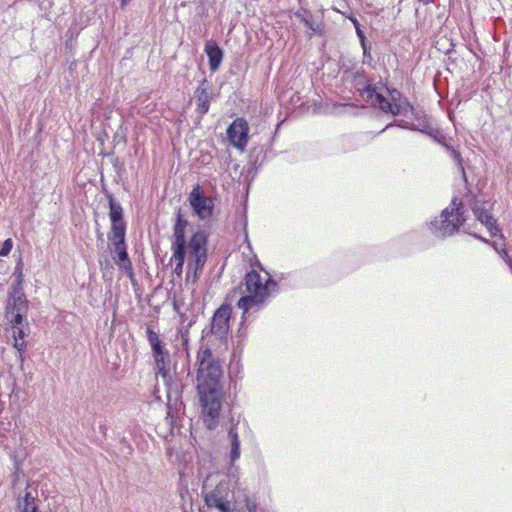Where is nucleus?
I'll use <instances>...</instances> for the list:
<instances>
[{
	"mask_svg": "<svg viewBox=\"0 0 512 512\" xmlns=\"http://www.w3.org/2000/svg\"><path fill=\"white\" fill-rule=\"evenodd\" d=\"M353 22H354V24H355L356 33H357V36H358V38H359V40H360V42H361L362 48H363L364 52L366 53V51H367V46H366V37H365V34H364V32L360 29V27H359V24H358L357 20H354Z\"/></svg>",
	"mask_w": 512,
	"mask_h": 512,
	"instance_id": "393cba45",
	"label": "nucleus"
},
{
	"mask_svg": "<svg viewBox=\"0 0 512 512\" xmlns=\"http://www.w3.org/2000/svg\"><path fill=\"white\" fill-rule=\"evenodd\" d=\"M277 289V283L269 276L263 280L260 274L252 270L245 276V290L247 295L242 296L237 307L247 313L252 308L262 306L273 292Z\"/></svg>",
	"mask_w": 512,
	"mask_h": 512,
	"instance_id": "7ed1b4c3",
	"label": "nucleus"
},
{
	"mask_svg": "<svg viewBox=\"0 0 512 512\" xmlns=\"http://www.w3.org/2000/svg\"><path fill=\"white\" fill-rule=\"evenodd\" d=\"M207 234L197 231L188 242L189 259L187 264L186 282L196 283L200 278L207 261Z\"/></svg>",
	"mask_w": 512,
	"mask_h": 512,
	"instance_id": "39448f33",
	"label": "nucleus"
},
{
	"mask_svg": "<svg viewBox=\"0 0 512 512\" xmlns=\"http://www.w3.org/2000/svg\"><path fill=\"white\" fill-rule=\"evenodd\" d=\"M419 2L423 3V4H429L431 3L433 0H418Z\"/></svg>",
	"mask_w": 512,
	"mask_h": 512,
	"instance_id": "c756f323",
	"label": "nucleus"
},
{
	"mask_svg": "<svg viewBox=\"0 0 512 512\" xmlns=\"http://www.w3.org/2000/svg\"><path fill=\"white\" fill-rule=\"evenodd\" d=\"M213 508H216L219 512H233V509L231 508V500L227 499L223 501L222 503H218Z\"/></svg>",
	"mask_w": 512,
	"mask_h": 512,
	"instance_id": "a878e982",
	"label": "nucleus"
},
{
	"mask_svg": "<svg viewBox=\"0 0 512 512\" xmlns=\"http://www.w3.org/2000/svg\"><path fill=\"white\" fill-rule=\"evenodd\" d=\"M18 508L20 512H38L36 498L30 492H26L24 498L19 501Z\"/></svg>",
	"mask_w": 512,
	"mask_h": 512,
	"instance_id": "4be33fe9",
	"label": "nucleus"
},
{
	"mask_svg": "<svg viewBox=\"0 0 512 512\" xmlns=\"http://www.w3.org/2000/svg\"><path fill=\"white\" fill-rule=\"evenodd\" d=\"M228 439L230 442L229 460L230 464L233 465V463L240 458V439L237 431V425H232L229 429Z\"/></svg>",
	"mask_w": 512,
	"mask_h": 512,
	"instance_id": "a211bd4d",
	"label": "nucleus"
},
{
	"mask_svg": "<svg viewBox=\"0 0 512 512\" xmlns=\"http://www.w3.org/2000/svg\"><path fill=\"white\" fill-rule=\"evenodd\" d=\"M295 16L297 19L303 22L312 32L319 34L322 32L320 24L314 21V18L310 11L301 8L295 12Z\"/></svg>",
	"mask_w": 512,
	"mask_h": 512,
	"instance_id": "aec40b11",
	"label": "nucleus"
},
{
	"mask_svg": "<svg viewBox=\"0 0 512 512\" xmlns=\"http://www.w3.org/2000/svg\"><path fill=\"white\" fill-rule=\"evenodd\" d=\"M208 481H209V478H206V479H205V482H204V484H203V491L205 490V488H206V482H208Z\"/></svg>",
	"mask_w": 512,
	"mask_h": 512,
	"instance_id": "7c9ffc66",
	"label": "nucleus"
},
{
	"mask_svg": "<svg viewBox=\"0 0 512 512\" xmlns=\"http://www.w3.org/2000/svg\"><path fill=\"white\" fill-rule=\"evenodd\" d=\"M231 307L221 305L214 313L211 321L210 332L220 338L225 336L229 330V320L231 317Z\"/></svg>",
	"mask_w": 512,
	"mask_h": 512,
	"instance_id": "9b49d317",
	"label": "nucleus"
},
{
	"mask_svg": "<svg viewBox=\"0 0 512 512\" xmlns=\"http://www.w3.org/2000/svg\"><path fill=\"white\" fill-rule=\"evenodd\" d=\"M194 99L196 103V113L199 119L209 111L210 103L213 99V93L210 84L206 79H203L194 92Z\"/></svg>",
	"mask_w": 512,
	"mask_h": 512,
	"instance_id": "f8f14e48",
	"label": "nucleus"
},
{
	"mask_svg": "<svg viewBox=\"0 0 512 512\" xmlns=\"http://www.w3.org/2000/svg\"><path fill=\"white\" fill-rule=\"evenodd\" d=\"M473 213L477 220H479L490 232L491 236H497L500 229L496 225L495 219L484 209L478 207L476 204L472 207Z\"/></svg>",
	"mask_w": 512,
	"mask_h": 512,
	"instance_id": "f3484780",
	"label": "nucleus"
},
{
	"mask_svg": "<svg viewBox=\"0 0 512 512\" xmlns=\"http://www.w3.org/2000/svg\"><path fill=\"white\" fill-rule=\"evenodd\" d=\"M131 0H120L121 8H125Z\"/></svg>",
	"mask_w": 512,
	"mask_h": 512,
	"instance_id": "c85d7f7f",
	"label": "nucleus"
},
{
	"mask_svg": "<svg viewBox=\"0 0 512 512\" xmlns=\"http://www.w3.org/2000/svg\"><path fill=\"white\" fill-rule=\"evenodd\" d=\"M108 241L110 245L113 246L115 263L119 268L129 274V276H133L132 263L126 250L125 233H120L119 238H117L115 234H108Z\"/></svg>",
	"mask_w": 512,
	"mask_h": 512,
	"instance_id": "1a4fd4ad",
	"label": "nucleus"
},
{
	"mask_svg": "<svg viewBox=\"0 0 512 512\" xmlns=\"http://www.w3.org/2000/svg\"><path fill=\"white\" fill-rule=\"evenodd\" d=\"M146 334L158 374L161 375L165 384L168 385L172 380V364L170 353L166 349L165 344L162 342L159 335L154 330H152L150 327H147Z\"/></svg>",
	"mask_w": 512,
	"mask_h": 512,
	"instance_id": "423d86ee",
	"label": "nucleus"
},
{
	"mask_svg": "<svg viewBox=\"0 0 512 512\" xmlns=\"http://www.w3.org/2000/svg\"><path fill=\"white\" fill-rule=\"evenodd\" d=\"M205 504L212 508L218 503H222L223 501L229 499V494L226 491L224 485L219 483L213 490L209 492H202Z\"/></svg>",
	"mask_w": 512,
	"mask_h": 512,
	"instance_id": "dca6fc26",
	"label": "nucleus"
},
{
	"mask_svg": "<svg viewBox=\"0 0 512 512\" xmlns=\"http://www.w3.org/2000/svg\"><path fill=\"white\" fill-rule=\"evenodd\" d=\"M187 225L188 222L182 217L181 213L178 212L173 228V241L171 243V249L186 250L185 229Z\"/></svg>",
	"mask_w": 512,
	"mask_h": 512,
	"instance_id": "4468645a",
	"label": "nucleus"
},
{
	"mask_svg": "<svg viewBox=\"0 0 512 512\" xmlns=\"http://www.w3.org/2000/svg\"><path fill=\"white\" fill-rule=\"evenodd\" d=\"M208 481H209V478H206V479H205V482H204V484H203V491L205 490V488H206V482H208Z\"/></svg>",
	"mask_w": 512,
	"mask_h": 512,
	"instance_id": "2f4dec72",
	"label": "nucleus"
},
{
	"mask_svg": "<svg viewBox=\"0 0 512 512\" xmlns=\"http://www.w3.org/2000/svg\"><path fill=\"white\" fill-rule=\"evenodd\" d=\"M109 200V218L111 221V232L119 238L120 233H126V224L123 220V208L120 203L116 202L113 195H108Z\"/></svg>",
	"mask_w": 512,
	"mask_h": 512,
	"instance_id": "ddd939ff",
	"label": "nucleus"
},
{
	"mask_svg": "<svg viewBox=\"0 0 512 512\" xmlns=\"http://www.w3.org/2000/svg\"><path fill=\"white\" fill-rule=\"evenodd\" d=\"M452 155H453V157L456 160L460 161V153L459 152H457L456 150L452 149Z\"/></svg>",
	"mask_w": 512,
	"mask_h": 512,
	"instance_id": "cd10ccee",
	"label": "nucleus"
},
{
	"mask_svg": "<svg viewBox=\"0 0 512 512\" xmlns=\"http://www.w3.org/2000/svg\"><path fill=\"white\" fill-rule=\"evenodd\" d=\"M249 126L244 118L235 119L227 129V135L231 144L244 151L248 143Z\"/></svg>",
	"mask_w": 512,
	"mask_h": 512,
	"instance_id": "9d476101",
	"label": "nucleus"
},
{
	"mask_svg": "<svg viewBox=\"0 0 512 512\" xmlns=\"http://www.w3.org/2000/svg\"><path fill=\"white\" fill-rule=\"evenodd\" d=\"M28 311V301L23 287H11L5 308L6 318L11 324H22Z\"/></svg>",
	"mask_w": 512,
	"mask_h": 512,
	"instance_id": "0eeeda50",
	"label": "nucleus"
},
{
	"mask_svg": "<svg viewBox=\"0 0 512 512\" xmlns=\"http://www.w3.org/2000/svg\"><path fill=\"white\" fill-rule=\"evenodd\" d=\"M205 52L208 57L209 68L212 72L219 69L223 60V51L214 41H208L205 44Z\"/></svg>",
	"mask_w": 512,
	"mask_h": 512,
	"instance_id": "2eb2a0df",
	"label": "nucleus"
},
{
	"mask_svg": "<svg viewBox=\"0 0 512 512\" xmlns=\"http://www.w3.org/2000/svg\"><path fill=\"white\" fill-rule=\"evenodd\" d=\"M197 390L206 427L210 430L217 426L222 405L223 374L220 360L213 356L210 348L198 352Z\"/></svg>",
	"mask_w": 512,
	"mask_h": 512,
	"instance_id": "f257e3e1",
	"label": "nucleus"
},
{
	"mask_svg": "<svg viewBox=\"0 0 512 512\" xmlns=\"http://www.w3.org/2000/svg\"><path fill=\"white\" fill-rule=\"evenodd\" d=\"M388 93L389 97L386 98L382 94L377 93L370 85L365 87L363 90V94H366L370 103L374 107L379 108L382 112L406 118L411 116V118L416 120L418 123L414 124L404 119L396 120L393 123H389L382 131L396 125L412 131H420L422 133L426 132L429 127L426 121V115L416 110L409 100L397 89L388 90Z\"/></svg>",
	"mask_w": 512,
	"mask_h": 512,
	"instance_id": "f03ea898",
	"label": "nucleus"
},
{
	"mask_svg": "<svg viewBox=\"0 0 512 512\" xmlns=\"http://www.w3.org/2000/svg\"><path fill=\"white\" fill-rule=\"evenodd\" d=\"M188 200L193 212L201 219H209L213 215L214 202L211 197L205 196L199 184L195 185L189 193Z\"/></svg>",
	"mask_w": 512,
	"mask_h": 512,
	"instance_id": "6e6552de",
	"label": "nucleus"
},
{
	"mask_svg": "<svg viewBox=\"0 0 512 512\" xmlns=\"http://www.w3.org/2000/svg\"><path fill=\"white\" fill-rule=\"evenodd\" d=\"M20 325L21 324H12V337L14 338V347L19 352L21 361H23V352L26 348L24 341L26 333Z\"/></svg>",
	"mask_w": 512,
	"mask_h": 512,
	"instance_id": "6ab92c4d",
	"label": "nucleus"
},
{
	"mask_svg": "<svg viewBox=\"0 0 512 512\" xmlns=\"http://www.w3.org/2000/svg\"><path fill=\"white\" fill-rule=\"evenodd\" d=\"M13 247L12 239L8 238L4 241L1 249H0V256H7Z\"/></svg>",
	"mask_w": 512,
	"mask_h": 512,
	"instance_id": "bb28decb",
	"label": "nucleus"
},
{
	"mask_svg": "<svg viewBox=\"0 0 512 512\" xmlns=\"http://www.w3.org/2000/svg\"><path fill=\"white\" fill-rule=\"evenodd\" d=\"M172 256L170 262H175V266L173 268V274L177 277L181 278L183 273V266L185 262L186 250L179 249H171Z\"/></svg>",
	"mask_w": 512,
	"mask_h": 512,
	"instance_id": "412c9836",
	"label": "nucleus"
},
{
	"mask_svg": "<svg viewBox=\"0 0 512 512\" xmlns=\"http://www.w3.org/2000/svg\"><path fill=\"white\" fill-rule=\"evenodd\" d=\"M464 222L463 204L454 197L449 207L442 211L439 219L430 222L429 229L435 236L444 238L453 235Z\"/></svg>",
	"mask_w": 512,
	"mask_h": 512,
	"instance_id": "20e7f679",
	"label": "nucleus"
},
{
	"mask_svg": "<svg viewBox=\"0 0 512 512\" xmlns=\"http://www.w3.org/2000/svg\"><path fill=\"white\" fill-rule=\"evenodd\" d=\"M13 276L15 278V284L12 285L11 287H23L22 284L24 281V275L23 264L21 261L16 264Z\"/></svg>",
	"mask_w": 512,
	"mask_h": 512,
	"instance_id": "b1692460",
	"label": "nucleus"
},
{
	"mask_svg": "<svg viewBox=\"0 0 512 512\" xmlns=\"http://www.w3.org/2000/svg\"><path fill=\"white\" fill-rule=\"evenodd\" d=\"M475 238L487 243V244H491L493 246V248L495 249V251L500 255V257L510 266V268L512 269V259L511 257L509 256L507 250L503 247H498L497 243L496 242H493L491 243L489 240L479 236V235H474Z\"/></svg>",
	"mask_w": 512,
	"mask_h": 512,
	"instance_id": "5701e85b",
	"label": "nucleus"
}]
</instances>
